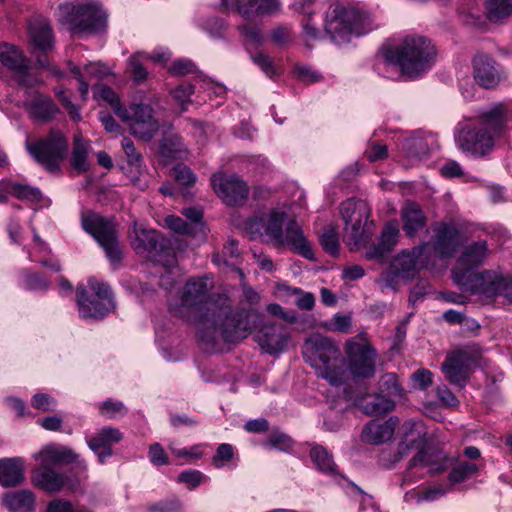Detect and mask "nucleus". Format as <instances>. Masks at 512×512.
<instances>
[{
	"label": "nucleus",
	"mask_w": 512,
	"mask_h": 512,
	"mask_svg": "<svg viewBox=\"0 0 512 512\" xmlns=\"http://www.w3.org/2000/svg\"><path fill=\"white\" fill-rule=\"evenodd\" d=\"M210 290L208 279L192 278L184 286L181 294V306L193 309L196 312H204L199 324L204 332L202 337L215 341L218 337L227 342H236L246 338L251 329V319L257 318L253 310H241L232 313L226 298H220L219 302L207 300Z\"/></svg>",
	"instance_id": "1"
},
{
	"label": "nucleus",
	"mask_w": 512,
	"mask_h": 512,
	"mask_svg": "<svg viewBox=\"0 0 512 512\" xmlns=\"http://www.w3.org/2000/svg\"><path fill=\"white\" fill-rule=\"evenodd\" d=\"M286 213L273 210L266 218L254 220L249 224L251 233L267 237V242L276 248H288L302 257L315 261L312 246L307 240L301 226L295 220L287 223Z\"/></svg>",
	"instance_id": "2"
},
{
	"label": "nucleus",
	"mask_w": 512,
	"mask_h": 512,
	"mask_svg": "<svg viewBox=\"0 0 512 512\" xmlns=\"http://www.w3.org/2000/svg\"><path fill=\"white\" fill-rule=\"evenodd\" d=\"M302 353L304 359L332 386L339 387L346 383L348 372L344 368L341 352L332 340L314 334L306 339Z\"/></svg>",
	"instance_id": "3"
},
{
	"label": "nucleus",
	"mask_w": 512,
	"mask_h": 512,
	"mask_svg": "<svg viewBox=\"0 0 512 512\" xmlns=\"http://www.w3.org/2000/svg\"><path fill=\"white\" fill-rule=\"evenodd\" d=\"M505 123V110L497 105L483 115L481 127L463 129L458 135V146L466 153L483 156L494 146V138L499 135Z\"/></svg>",
	"instance_id": "4"
},
{
	"label": "nucleus",
	"mask_w": 512,
	"mask_h": 512,
	"mask_svg": "<svg viewBox=\"0 0 512 512\" xmlns=\"http://www.w3.org/2000/svg\"><path fill=\"white\" fill-rule=\"evenodd\" d=\"M453 281L463 293L494 298L504 295L512 302V279L494 271L473 272L461 268L452 269Z\"/></svg>",
	"instance_id": "5"
},
{
	"label": "nucleus",
	"mask_w": 512,
	"mask_h": 512,
	"mask_svg": "<svg viewBox=\"0 0 512 512\" xmlns=\"http://www.w3.org/2000/svg\"><path fill=\"white\" fill-rule=\"evenodd\" d=\"M436 56L431 41L423 36H407L392 52L390 59L399 65L401 72L415 78L428 70Z\"/></svg>",
	"instance_id": "6"
},
{
	"label": "nucleus",
	"mask_w": 512,
	"mask_h": 512,
	"mask_svg": "<svg viewBox=\"0 0 512 512\" xmlns=\"http://www.w3.org/2000/svg\"><path fill=\"white\" fill-rule=\"evenodd\" d=\"M25 148L31 157L48 172L60 170L61 163L68 155V141L62 131L50 129L45 137L35 142L26 141Z\"/></svg>",
	"instance_id": "7"
},
{
	"label": "nucleus",
	"mask_w": 512,
	"mask_h": 512,
	"mask_svg": "<svg viewBox=\"0 0 512 512\" xmlns=\"http://www.w3.org/2000/svg\"><path fill=\"white\" fill-rule=\"evenodd\" d=\"M81 223L83 229L102 247L110 264L117 268L123 259V251L115 222L97 213H87L82 216Z\"/></svg>",
	"instance_id": "8"
},
{
	"label": "nucleus",
	"mask_w": 512,
	"mask_h": 512,
	"mask_svg": "<svg viewBox=\"0 0 512 512\" xmlns=\"http://www.w3.org/2000/svg\"><path fill=\"white\" fill-rule=\"evenodd\" d=\"M59 21L73 32H96L106 27L107 16L94 3H65L59 6Z\"/></svg>",
	"instance_id": "9"
},
{
	"label": "nucleus",
	"mask_w": 512,
	"mask_h": 512,
	"mask_svg": "<svg viewBox=\"0 0 512 512\" xmlns=\"http://www.w3.org/2000/svg\"><path fill=\"white\" fill-rule=\"evenodd\" d=\"M370 207L364 201L347 200L341 205V215L345 222V239L354 248L364 244L372 233V222H369Z\"/></svg>",
	"instance_id": "10"
},
{
	"label": "nucleus",
	"mask_w": 512,
	"mask_h": 512,
	"mask_svg": "<svg viewBox=\"0 0 512 512\" xmlns=\"http://www.w3.org/2000/svg\"><path fill=\"white\" fill-rule=\"evenodd\" d=\"M131 245L138 255H143L155 264L162 265L166 272H171L175 257L169 248L165 247L163 238L152 229H137L134 223Z\"/></svg>",
	"instance_id": "11"
},
{
	"label": "nucleus",
	"mask_w": 512,
	"mask_h": 512,
	"mask_svg": "<svg viewBox=\"0 0 512 512\" xmlns=\"http://www.w3.org/2000/svg\"><path fill=\"white\" fill-rule=\"evenodd\" d=\"M88 284L94 293L93 298L87 296L86 289L83 286L77 287L79 314L84 319H101L115 307L112 293L107 284L94 278H90Z\"/></svg>",
	"instance_id": "12"
},
{
	"label": "nucleus",
	"mask_w": 512,
	"mask_h": 512,
	"mask_svg": "<svg viewBox=\"0 0 512 512\" xmlns=\"http://www.w3.org/2000/svg\"><path fill=\"white\" fill-rule=\"evenodd\" d=\"M432 239L416 246L418 253L430 252V262L434 258L453 257L463 241L457 226L451 222H438L432 226Z\"/></svg>",
	"instance_id": "13"
},
{
	"label": "nucleus",
	"mask_w": 512,
	"mask_h": 512,
	"mask_svg": "<svg viewBox=\"0 0 512 512\" xmlns=\"http://www.w3.org/2000/svg\"><path fill=\"white\" fill-rule=\"evenodd\" d=\"M480 358V350L475 346H464L449 352L441 365L445 379L462 389L469 379L471 367L479 365Z\"/></svg>",
	"instance_id": "14"
},
{
	"label": "nucleus",
	"mask_w": 512,
	"mask_h": 512,
	"mask_svg": "<svg viewBox=\"0 0 512 512\" xmlns=\"http://www.w3.org/2000/svg\"><path fill=\"white\" fill-rule=\"evenodd\" d=\"M348 371L354 378H372L376 373L378 354L365 339H349L346 342Z\"/></svg>",
	"instance_id": "15"
},
{
	"label": "nucleus",
	"mask_w": 512,
	"mask_h": 512,
	"mask_svg": "<svg viewBox=\"0 0 512 512\" xmlns=\"http://www.w3.org/2000/svg\"><path fill=\"white\" fill-rule=\"evenodd\" d=\"M118 117L134 137L143 141H150L160 127L153 108L147 104H132L123 111L118 110Z\"/></svg>",
	"instance_id": "16"
},
{
	"label": "nucleus",
	"mask_w": 512,
	"mask_h": 512,
	"mask_svg": "<svg viewBox=\"0 0 512 512\" xmlns=\"http://www.w3.org/2000/svg\"><path fill=\"white\" fill-rule=\"evenodd\" d=\"M0 63L12 71L17 83L26 88L42 84L43 81L30 69V60L13 44L0 43Z\"/></svg>",
	"instance_id": "17"
},
{
	"label": "nucleus",
	"mask_w": 512,
	"mask_h": 512,
	"mask_svg": "<svg viewBox=\"0 0 512 512\" xmlns=\"http://www.w3.org/2000/svg\"><path fill=\"white\" fill-rule=\"evenodd\" d=\"M31 482L35 487L49 493H58L64 489L76 491L80 487L77 477L61 473L42 463L32 471Z\"/></svg>",
	"instance_id": "18"
},
{
	"label": "nucleus",
	"mask_w": 512,
	"mask_h": 512,
	"mask_svg": "<svg viewBox=\"0 0 512 512\" xmlns=\"http://www.w3.org/2000/svg\"><path fill=\"white\" fill-rule=\"evenodd\" d=\"M210 182L217 196L230 206L244 202L249 194L247 184L235 174L218 172L212 175Z\"/></svg>",
	"instance_id": "19"
},
{
	"label": "nucleus",
	"mask_w": 512,
	"mask_h": 512,
	"mask_svg": "<svg viewBox=\"0 0 512 512\" xmlns=\"http://www.w3.org/2000/svg\"><path fill=\"white\" fill-rule=\"evenodd\" d=\"M357 17L355 9L334 5L327 12L325 30L334 42L347 43L352 35V21L358 19Z\"/></svg>",
	"instance_id": "20"
},
{
	"label": "nucleus",
	"mask_w": 512,
	"mask_h": 512,
	"mask_svg": "<svg viewBox=\"0 0 512 512\" xmlns=\"http://www.w3.org/2000/svg\"><path fill=\"white\" fill-rule=\"evenodd\" d=\"M23 107L28 117L37 124L50 123L60 113V109L53 99L39 91H27Z\"/></svg>",
	"instance_id": "21"
},
{
	"label": "nucleus",
	"mask_w": 512,
	"mask_h": 512,
	"mask_svg": "<svg viewBox=\"0 0 512 512\" xmlns=\"http://www.w3.org/2000/svg\"><path fill=\"white\" fill-rule=\"evenodd\" d=\"M447 467V457L440 451L421 450L410 461L405 475V480L414 482L419 469L427 468L428 473L436 474ZM419 476H422L420 474Z\"/></svg>",
	"instance_id": "22"
},
{
	"label": "nucleus",
	"mask_w": 512,
	"mask_h": 512,
	"mask_svg": "<svg viewBox=\"0 0 512 512\" xmlns=\"http://www.w3.org/2000/svg\"><path fill=\"white\" fill-rule=\"evenodd\" d=\"M430 263V252L418 253L416 247L411 251L404 250L397 254L390 265V268L398 273L403 279H411L416 272Z\"/></svg>",
	"instance_id": "23"
},
{
	"label": "nucleus",
	"mask_w": 512,
	"mask_h": 512,
	"mask_svg": "<svg viewBox=\"0 0 512 512\" xmlns=\"http://www.w3.org/2000/svg\"><path fill=\"white\" fill-rule=\"evenodd\" d=\"M254 338L265 352L278 354L285 349L289 336L283 325L270 323L263 325Z\"/></svg>",
	"instance_id": "24"
},
{
	"label": "nucleus",
	"mask_w": 512,
	"mask_h": 512,
	"mask_svg": "<svg viewBox=\"0 0 512 512\" xmlns=\"http://www.w3.org/2000/svg\"><path fill=\"white\" fill-rule=\"evenodd\" d=\"M223 4L246 19L269 15L279 9L278 0H223Z\"/></svg>",
	"instance_id": "25"
},
{
	"label": "nucleus",
	"mask_w": 512,
	"mask_h": 512,
	"mask_svg": "<svg viewBox=\"0 0 512 512\" xmlns=\"http://www.w3.org/2000/svg\"><path fill=\"white\" fill-rule=\"evenodd\" d=\"M123 435L113 427H104L95 436L87 440L89 448L98 456V460L104 463L112 456V445L122 440Z\"/></svg>",
	"instance_id": "26"
},
{
	"label": "nucleus",
	"mask_w": 512,
	"mask_h": 512,
	"mask_svg": "<svg viewBox=\"0 0 512 512\" xmlns=\"http://www.w3.org/2000/svg\"><path fill=\"white\" fill-rule=\"evenodd\" d=\"M474 79L484 88H493L501 80L494 61L487 55H478L473 61Z\"/></svg>",
	"instance_id": "27"
},
{
	"label": "nucleus",
	"mask_w": 512,
	"mask_h": 512,
	"mask_svg": "<svg viewBox=\"0 0 512 512\" xmlns=\"http://www.w3.org/2000/svg\"><path fill=\"white\" fill-rule=\"evenodd\" d=\"M24 463L21 458H4L0 460V484L3 487H15L25 479Z\"/></svg>",
	"instance_id": "28"
},
{
	"label": "nucleus",
	"mask_w": 512,
	"mask_h": 512,
	"mask_svg": "<svg viewBox=\"0 0 512 512\" xmlns=\"http://www.w3.org/2000/svg\"><path fill=\"white\" fill-rule=\"evenodd\" d=\"M355 404L370 416H378L391 411L394 401L381 393L367 394L356 399Z\"/></svg>",
	"instance_id": "29"
},
{
	"label": "nucleus",
	"mask_w": 512,
	"mask_h": 512,
	"mask_svg": "<svg viewBox=\"0 0 512 512\" xmlns=\"http://www.w3.org/2000/svg\"><path fill=\"white\" fill-rule=\"evenodd\" d=\"M34 457L40 463L51 466L77 462L79 456L71 448L48 445L35 454Z\"/></svg>",
	"instance_id": "30"
},
{
	"label": "nucleus",
	"mask_w": 512,
	"mask_h": 512,
	"mask_svg": "<svg viewBox=\"0 0 512 512\" xmlns=\"http://www.w3.org/2000/svg\"><path fill=\"white\" fill-rule=\"evenodd\" d=\"M29 35L38 49L46 51L52 48L53 33L50 23L45 18L35 17L29 22Z\"/></svg>",
	"instance_id": "31"
},
{
	"label": "nucleus",
	"mask_w": 512,
	"mask_h": 512,
	"mask_svg": "<svg viewBox=\"0 0 512 512\" xmlns=\"http://www.w3.org/2000/svg\"><path fill=\"white\" fill-rule=\"evenodd\" d=\"M488 252L486 241H477L465 248L454 268L472 271L473 268L479 266L485 260Z\"/></svg>",
	"instance_id": "32"
},
{
	"label": "nucleus",
	"mask_w": 512,
	"mask_h": 512,
	"mask_svg": "<svg viewBox=\"0 0 512 512\" xmlns=\"http://www.w3.org/2000/svg\"><path fill=\"white\" fill-rule=\"evenodd\" d=\"M394 424L390 421L383 423L371 421L362 430L361 439L363 442L379 445L392 438Z\"/></svg>",
	"instance_id": "33"
},
{
	"label": "nucleus",
	"mask_w": 512,
	"mask_h": 512,
	"mask_svg": "<svg viewBox=\"0 0 512 512\" xmlns=\"http://www.w3.org/2000/svg\"><path fill=\"white\" fill-rule=\"evenodd\" d=\"M399 236V229L395 224H387L382 231L379 243L366 252L367 259H382L396 245Z\"/></svg>",
	"instance_id": "34"
},
{
	"label": "nucleus",
	"mask_w": 512,
	"mask_h": 512,
	"mask_svg": "<svg viewBox=\"0 0 512 512\" xmlns=\"http://www.w3.org/2000/svg\"><path fill=\"white\" fill-rule=\"evenodd\" d=\"M3 504L12 512H32L35 508V495L26 489L8 492L3 495Z\"/></svg>",
	"instance_id": "35"
},
{
	"label": "nucleus",
	"mask_w": 512,
	"mask_h": 512,
	"mask_svg": "<svg viewBox=\"0 0 512 512\" xmlns=\"http://www.w3.org/2000/svg\"><path fill=\"white\" fill-rule=\"evenodd\" d=\"M91 145L80 134H75L73 139V148L70 158L71 167L79 174L89 170V153Z\"/></svg>",
	"instance_id": "36"
},
{
	"label": "nucleus",
	"mask_w": 512,
	"mask_h": 512,
	"mask_svg": "<svg viewBox=\"0 0 512 512\" xmlns=\"http://www.w3.org/2000/svg\"><path fill=\"white\" fill-rule=\"evenodd\" d=\"M403 230L405 233L413 237L426 224V218L415 203H407L402 210Z\"/></svg>",
	"instance_id": "37"
},
{
	"label": "nucleus",
	"mask_w": 512,
	"mask_h": 512,
	"mask_svg": "<svg viewBox=\"0 0 512 512\" xmlns=\"http://www.w3.org/2000/svg\"><path fill=\"white\" fill-rule=\"evenodd\" d=\"M239 259L240 251L238 249V244L233 239L228 240L227 243L224 245L222 255L214 254L212 258L213 262L217 265L223 264L233 267L239 274L240 278L244 279V272L236 267L239 264Z\"/></svg>",
	"instance_id": "38"
},
{
	"label": "nucleus",
	"mask_w": 512,
	"mask_h": 512,
	"mask_svg": "<svg viewBox=\"0 0 512 512\" xmlns=\"http://www.w3.org/2000/svg\"><path fill=\"white\" fill-rule=\"evenodd\" d=\"M148 54L137 52L128 58L127 73L134 84L140 85L148 79V71L145 66Z\"/></svg>",
	"instance_id": "39"
},
{
	"label": "nucleus",
	"mask_w": 512,
	"mask_h": 512,
	"mask_svg": "<svg viewBox=\"0 0 512 512\" xmlns=\"http://www.w3.org/2000/svg\"><path fill=\"white\" fill-rule=\"evenodd\" d=\"M486 14L490 21H502L512 14V0H488Z\"/></svg>",
	"instance_id": "40"
},
{
	"label": "nucleus",
	"mask_w": 512,
	"mask_h": 512,
	"mask_svg": "<svg viewBox=\"0 0 512 512\" xmlns=\"http://www.w3.org/2000/svg\"><path fill=\"white\" fill-rule=\"evenodd\" d=\"M479 466L474 462L459 461L455 464L448 475L450 483L457 484L464 482L477 474Z\"/></svg>",
	"instance_id": "41"
},
{
	"label": "nucleus",
	"mask_w": 512,
	"mask_h": 512,
	"mask_svg": "<svg viewBox=\"0 0 512 512\" xmlns=\"http://www.w3.org/2000/svg\"><path fill=\"white\" fill-rule=\"evenodd\" d=\"M310 456L317 468L327 474L336 473V465L333 457L322 446H314L311 449Z\"/></svg>",
	"instance_id": "42"
},
{
	"label": "nucleus",
	"mask_w": 512,
	"mask_h": 512,
	"mask_svg": "<svg viewBox=\"0 0 512 512\" xmlns=\"http://www.w3.org/2000/svg\"><path fill=\"white\" fill-rule=\"evenodd\" d=\"M312 0H298L293 4V7L296 11L304 13L308 16L307 20L303 21V32L307 40H315L318 36V30L314 24L311 23L310 16L312 15V10L310 9V5Z\"/></svg>",
	"instance_id": "43"
},
{
	"label": "nucleus",
	"mask_w": 512,
	"mask_h": 512,
	"mask_svg": "<svg viewBox=\"0 0 512 512\" xmlns=\"http://www.w3.org/2000/svg\"><path fill=\"white\" fill-rule=\"evenodd\" d=\"M404 148L410 156L424 158L430 152V144L424 136H413L404 142Z\"/></svg>",
	"instance_id": "44"
},
{
	"label": "nucleus",
	"mask_w": 512,
	"mask_h": 512,
	"mask_svg": "<svg viewBox=\"0 0 512 512\" xmlns=\"http://www.w3.org/2000/svg\"><path fill=\"white\" fill-rule=\"evenodd\" d=\"M378 385L380 393H385V396H388L389 398L391 396L400 397L403 394V388L394 373H386L382 375Z\"/></svg>",
	"instance_id": "45"
},
{
	"label": "nucleus",
	"mask_w": 512,
	"mask_h": 512,
	"mask_svg": "<svg viewBox=\"0 0 512 512\" xmlns=\"http://www.w3.org/2000/svg\"><path fill=\"white\" fill-rule=\"evenodd\" d=\"M293 443V440L287 434L280 431H273L263 445L268 449L289 452L293 447Z\"/></svg>",
	"instance_id": "46"
},
{
	"label": "nucleus",
	"mask_w": 512,
	"mask_h": 512,
	"mask_svg": "<svg viewBox=\"0 0 512 512\" xmlns=\"http://www.w3.org/2000/svg\"><path fill=\"white\" fill-rule=\"evenodd\" d=\"M320 244L329 255L337 257L339 255V238L334 228L329 227L324 230L319 238Z\"/></svg>",
	"instance_id": "47"
},
{
	"label": "nucleus",
	"mask_w": 512,
	"mask_h": 512,
	"mask_svg": "<svg viewBox=\"0 0 512 512\" xmlns=\"http://www.w3.org/2000/svg\"><path fill=\"white\" fill-rule=\"evenodd\" d=\"M94 96L97 99H101L109 103L117 116L118 110L123 111L125 109V107L121 106L119 97L117 96L115 91L108 86H96L94 90Z\"/></svg>",
	"instance_id": "48"
},
{
	"label": "nucleus",
	"mask_w": 512,
	"mask_h": 512,
	"mask_svg": "<svg viewBox=\"0 0 512 512\" xmlns=\"http://www.w3.org/2000/svg\"><path fill=\"white\" fill-rule=\"evenodd\" d=\"M46 512H91L84 506L73 504L64 498H55L48 502Z\"/></svg>",
	"instance_id": "49"
},
{
	"label": "nucleus",
	"mask_w": 512,
	"mask_h": 512,
	"mask_svg": "<svg viewBox=\"0 0 512 512\" xmlns=\"http://www.w3.org/2000/svg\"><path fill=\"white\" fill-rule=\"evenodd\" d=\"M356 14L359 17H357L358 19L352 21V35L355 34L359 36L371 31L374 28L373 20L369 14L358 10H356Z\"/></svg>",
	"instance_id": "50"
},
{
	"label": "nucleus",
	"mask_w": 512,
	"mask_h": 512,
	"mask_svg": "<svg viewBox=\"0 0 512 512\" xmlns=\"http://www.w3.org/2000/svg\"><path fill=\"white\" fill-rule=\"evenodd\" d=\"M167 227L181 235H194V228L186 223L182 218L178 216H168L165 218Z\"/></svg>",
	"instance_id": "51"
},
{
	"label": "nucleus",
	"mask_w": 512,
	"mask_h": 512,
	"mask_svg": "<svg viewBox=\"0 0 512 512\" xmlns=\"http://www.w3.org/2000/svg\"><path fill=\"white\" fill-rule=\"evenodd\" d=\"M100 413L108 418H115L118 415H124L127 411L125 405L121 401L107 400L100 407Z\"/></svg>",
	"instance_id": "52"
},
{
	"label": "nucleus",
	"mask_w": 512,
	"mask_h": 512,
	"mask_svg": "<svg viewBox=\"0 0 512 512\" xmlns=\"http://www.w3.org/2000/svg\"><path fill=\"white\" fill-rule=\"evenodd\" d=\"M173 177L181 185L189 186L196 182L195 174L183 164H178L173 168Z\"/></svg>",
	"instance_id": "53"
},
{
	"label": "nucleus",
	"mask_w": 512,
	"mask_h": 512,
	"mask_svg": "<svg viewBox=\"0 0 512 512\" xmlns=\"http://www.w3.org/2000/svg\"><path fill=\"white\" fill-rule=\"evenodd\" d=\"M234 455L232 445L223 443L216 450V454L212 459V463L216 468H222L226 462H229Z\"/></svg>",
	"instance_id": "54"
},
{
	"label": "nucleus",
	"mask_w": 512,
	"mask_h": 512,
	"mask_svg": "<svg viewBox=\"0 0 512 512\" xmlns=\"http://www.w3.org/2000/svg\"><path fill=\"white\" fill-rule=\"evenodd\" d=\"M365 157L370 162L383 160L388 156V149L385 144L380 142H371L365 150Z\"/></svg>",
	"instance_id": "55"
},
{
	"label": "nucleus",
	"mask_w": 512,
	"mask_h": 512,
	"mask_svg": "<svg viewBox=\"0 0 512 512\" xmlns=\"http://www.w3.org/2000/svg\"><path fill=\"white\" fill-rule=\"evenodd\" d=\"M203 479L204 474L199 470H186L178 475V481L186 484L190 490L198 487Z\"/></svg>",
	"instance_id": "56"
},
{
	"label": "nucleus",
	"mask_w": 512,
	"mask_h": 512,
	"mask_svg": "<svg viewBox=\"0 0 512 512\" xmlns=\"http://www.w3.org/2000/svg\"><path fill=\"white\" fill-rule=\"evenodd\" d=\"M398 278H401V276H399L398 273L390 268L389 271H386L380 275V277L377 279V284L380 286L382 291H396L398 288Z\"/></svg>",
	"instance_id": "57"
},
{
	"label": "nucleus",
	"mask_w": 512,
	"mask_h": 512,
	"mask_svg": "<svg viewBox=\"0 0 512 512\" xmlns=\"http://www.w3.org/2000/svg\"><path fill=\"white\" fill-rule=\"evenodd\" d=\"M121 144L127 157L128 163L130 165L140 166L142 162V155L135 148L133 141L128 137H124Z\"/></svg>",
	"instance_id": "58"
},
{
	"label": "nucleus",
	"mask_w": 512,
	"mask_h": 512,
	"mask_svg": "<svg viewBox=\"0 0 512 512\" xmlns=\"http://www.w3.org/2000/svg\"><path fill=\"white\" fill-rule=\"evenodd\" d=\"M193 93L194 86L191 84L181 85L172 92L173 97L180 103L182 111L187 109V105Z\"/></svg>",
	"instance_id": "59"
},
{
	"label": "nucleus",
	"mask_w": 512,
	"mask_h": 512,
	"mask_svg": "<svg viewBox=\"0 0 512 512\" xmlns=\"http://www.w3.org/2000/svg\"><path fill=\"white\" fill-rule=\"evenodd\" d=\"M85 73L94 79L100 80L111 74V70L108 66L101 62H93L85 65Z\"/></svg>",
	"instance_id": "60"
},
{
	"label": "nucleus",
	"mask_w": 512,
	"mask_h": 512,
	"mask_svg": "<svg viewBox=\"0 0 512 512\" xmlns=\"http://www.w3.org/2000/svg\"><path fill=\"white\" fill-rule=\"evenodd\" d=\"M32 406L35 409L49 412L54 410L56 406V400L50 397L48 394L38 393L35 394L32 398Z\"/></svg>",
	"instance_id": "61"
},
{
	"label": "nucleus",
	"mask_w": 512,
	"mask_h": 512,
	"mask_svg": "<svg viewBox=\"0 0 512 512\" xmlns=\"http://www.w3.org/2000/svg\"><path fill=\"white\" fill-rule=\"evenodd\" d=\"M181 145V139L176 134L165 136L159 142L160 150L163 155H170L172 152L178 150Z\"/></svg>",
	"instance_id": "62"
},
{
	"label": "nucleus",
	"mask_w": 512,
	"mask_h": 512,
	"mask_svg": "<svg viewBox=\"0 0 512 512\" xmlns=\"http://www.w3.org/2000/svg\"><path fill=\"white\" fill-rule=\"evenodd\" d=\"M411 379L414 385L419 389H426L432 384V373L425 368L416 370Z\"/></svg>",
	"instance_id": "63"
},
{
	"label": "nucleus",
	"mask_w": 512,
	"mask_h": 512,
	"mask_svg": "<svg viewBox=\"0 0 512 512\" xmlns=\"http://www.w3.org/2000/svg\"><path fill=\"white\" fill-rule=\"evenodd\" d=\"M150 512H181L182 505L178 500L163 501L149 506Z\"/></svg>",
	"instance_id": "64"
}]
</instances>
